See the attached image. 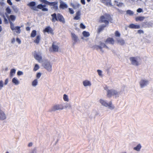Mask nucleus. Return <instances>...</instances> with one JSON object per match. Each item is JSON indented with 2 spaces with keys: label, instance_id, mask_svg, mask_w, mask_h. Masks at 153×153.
Returning <instances> with one entry per match:
<instances>
[{
  "label": "nucleus",
  "instance_id": "obj_8",
  "mask_svg": "<svg viewBox=\"0 0 153 153\" xmlns=\"http://www.w3.org/2000/svg\"><path fill=\"white\" fill-rule=\"evenodd\" d=\"M105 48L107 49H108V48L107 47L105 44L101 42L100 44V46L96 45L95 46V48L97 50H98L100 49L102 52H103L102 51V48Z\"/></svg>",
  "mask_w": 153,
  "mask_h": 153
},
{
  "label": "nucleus",
  "instance_id": "obj_32",
  "mask_svg": "<svg viewBox=\"0 0 153 153\" xmlns=\"http://www.w3.org/2000/svg\"><path fill=\"white\" fill-rule=\"evenodd\" d=\"M63 98L65 101L67 102L69 100L68 99V96L66 94H64V95Z\"/></svg>",
  "mask_w": 153,
  "mask_h": 153
},
{
  "label": "nucleus",
  "instance_id": "obj_58",
  "mask_svg": "<svg viewBox=\"0 0 153 153\" xmlns=\"http://www.w3.org/2000/svg\"><path fill=\"white\" fill-rule=\"evenodd\" d=\"M91 0H87V1L88 2H89Z\"/></svg>",
  "mask_w": 153,
  "mask_h": 153
},
{
  "label": "nucleus",
  "instance_id": "obj_29",
  "mask_svg": "<svg viewBox=\"0 0 153 153\" xmlns=\"http://www.w3.org/2000/svg\"><path fill=\"white\" fill-rule=\"evenodd\" d=\"M36 3L34 1H31L28 4V5L30 7H35L34 6L36 5Z\"/></svg>",
  "mask_w": 153,
  "mask_h": 153
},
{
  "label": "nucleus",
  "instance_id": "obj_28",
  "mask_svg": "<svg viewBox=\"0 0 153 153\" xmlns=\"http://www.w3.org/2000/svg\"><path fill=\"white\" fill-rule=\"evenodd\" d=\"M82 33L84 36L85 37H88L90 36L89 32L85 31H83Z\"/></svg>",
  "mask_w": 153,
  "mask_h": 153
},
{
  "label": "nucleus",
  "instance_id": "obj_34",
  "mask_svg": "<svg viewBox=\"0 0 153 153\" xmlns=\"http://www.w3.org/2000/svg\"><path fill=\"white\" fill-rule=\"evenodd\" d=\"M37 79H35L34 80L32 83V85L33 86H36L37 84Z\"/></svg>",
  "mask_w": 153,
  "mask_h": 153
},
{
  "label": "nucleus",
  "instance_id": "obj_51",
  "mask_svg": "<svg viewBox=\"0 0 153 153\" xmlns=\"http://www.w3.org/2000/svg\"><path fill=\"white\" fill-rule=\"evenodd\" d=\"M26 30L27 31H29L30 30V28L29 27H27L26 28Z\"/></svg>",
  "mask_w": 153,
  "mask_h": 153
},
{
  "label": "nucleus",
  "instance_id": "obj_13",
  "mask_svg": "<svg viewBox=\"0 0 153 153\" xmlns=\"http://www.w3.org/2000/svg\"><path fill=\"white\" fill-rule=\"evenodd\" d=\"M71 36L72 40L74 41V44H75L77 42L78 39L77 36L74 33H71Z\"/></svg>",
  "mask_w": 153,
  "mask_h": 153
},
{
  "label": "nucleus",
  "instance_id": "obj_40",
  "mask_svg": "<svg viewBox=\"0 0 153 153\" xmlns=\"http://www.w3.org/2000/svg\"><path fill=\"white\" fill-rule=\"evenodd\" d=\"M3 82L2 80L0 81V90H1L2 88L3 87Z\"/></svg>",
  "mask_w": 153,
  "mask_h": 153
},
{
  "label": "nucleus",
  "instance_id": "obj_2",
  "mask_svg": "<svg viewBox=\"0 0 153 153\" xmlns=\"http://www.w3.org/2000/svg\"><path fill=\"white\" fill-rule=\"evenodd\" d=\"M9 23L10 25V27L11 29L13 30H16V32L18 33H20L21 32L20 29V27L17 26L15 27L13 24L12 22V21H14L16 19V16L13 15H10L8 18Z\"/></svg>",
  "mask_w": 153,
  "mask_h": 153
},
{
  "label": "nucleus",
  "instance_id": "obj_50",
  "mask_svg": "<svg viewBox=\"0 0 153 153\" xmlns=\"http://www.w3.org/2000/svg\"><path fill=\"white\" fill-rule=\"evenodd\" d=\"M81 2L83 5H85V0H81Z\"/></svg>",
  "mask_w": 153,
  "mask_h": 153
},
{
  "label": "nucleus",
  "instance_id": "obj_4",
  "mask_svg": "<svg viewBox=\"0 0 153 153\" xmlns=\"http://www.w3.org/2000/svg\"><path fill=\"white\" fill-rule=\"evenodd\" d=\"M40 1L41 2L44 3L47 5L53 6L51 8V9H54L56 11L58 9L57 2H50L46 0H40Z\"/></svg>",
  "mask_w": 153,
  "mask_h": 153
},
{
  "label": "nucleus",
  "instance_id": "obj_30",
  "mask_svg": "<svg viewBox=\"0 0 153 153\" xmlns=\"http://www.w3.org/2000/svg\"><path fill=\"white\" fill-rule=\"evenodd\" d=\"M36 34V30H33L30 36L32 37H35Z\"/></svg>",
  "mask_w": 153,
  "mask_h": 153
},
{
  "label": "nucleus",
  "instance_id": "obj_31",
  "mask_svg": "<svg viewBox=\"0 0 153 153\" xmlns=\"http://www.w3.org/2000/svg\"><path fill=\"white\" fill-rule=\"evenodd\" d=\"M16 70L14 69H12L11 70L10 76L11 77H12L15 73Z\"/></svg>",
  "mask_w": 153,
  "mask_h": 153
},
{
  "label": "nucleus",
  "instance_id": "obj_33",
  "mask_svg": "<svg viewBox=\"0 0 153 153\" xmlns=\"http://www.w3.org/2000/svg\"><path fill=\"white\" fill-rule=\"evenodd\" d=\"M114 34L115 36L117 37H120V33L117 30H116L115 31Z\"/></svg>",
  "mask_w": 153,
  "mask_h": 153
},
{
  "label": "nucleus",
  "instance_id": "obj_9",
  "mask_svg": "<svg viewBox=\"0 0 153 153\" xmlns=\"http://www.w3.org/2000/svg\"><path fill=\"white\" fill-rule=\"evenodd\" d=\"M44 33L47 32L48 33H50L52 35L54 34V32L53 29L49 26L46 27L43 30Z\"/></svg>",
  "mask_w": 153,
  "mask_h": 153
},
{
  "label": "nucleus",
  "instance_id": "obj_1",
  "mask_svg": "<svg viewBox=\"0 0 153 153\" xmlns=\"http://www.w3.org/2000/svg\"><path fill=\"white\" fill-rule=\"evenodd\" d=\"M112 20L111 15L107 13H105L103 15L100 16L99 22L101 23H104L105 25H101L98 28L97 32L100 33L104 29V28L107 26L109 22Z\"/></svg>",
  "mask_w": 153,
  "mask_h": 153
},
{
  "label": "nucleus",
  "instance_id": "obj_19",
  "mask_svg": "<svg viewBox=\"0 0 153 153\" xmlns=\"http://www.w3.org/2000/svg\"><path fill=\"white\" fill-rule=\"evenodd\" d=\"M59 7L62 9H64L68 7L67 5L64 2H61L59 5Z\"/></svg>",
  "mask_w": 153,
  "mask_h": 153
},
{
  "label": "nucleus",
  "instance_id": "obj_35",
  "mask_svg": "<svg viewBox=\"0 0 153 153\" xmlns=\"http://www.w3.org/2000/svg\"><path fill=\"white\" fill-rule=\"evenodd\" d=\"M39 68V67L38 65L36 64L33 69V71H36Z\"/></svg>",
  "mask_w": 153,
  "mask_h": 153
},
{
  "label": "nucleus",
  "instance_id": "obj_6",
  "mask_svg": "<svg viewBox=\"0 0 153 153\" xmlns=\"http://www.w3.org/2000/svg\"><path fill=\"white\" fill-rule=\"evenodd\" d=\"M99 101L100 103L102 105L105 107H108L109 108L111 109H113L114 108V106L113 105H112V103L111 101H110L108 103H107L105 101L102 99H100Z\"/></svg>",
  "mask_w": 153,
  "mask_h": 153
},
{
  "label": "nucleus",
  "instance_id": "obj_25",
  "mask_svg": "<svg viewBox=\"0 0 153 153\" xmlns=\"http://www.w3.org/2000/svg\"><path fill=\"white\" fill-rule=\"evenodd\" d=\"M145 19V17L144 16H138L137 17L135 18V20L137 22L138 21H142Z\"/></svg>",
  "mask_w": 153,
  "mask_h": 153
},
{
  "label": "nucleus",
  "instance_id": "obj_24",
  "mask_svg": "<svg viewBox=\"0 0 153 153\" xmlns=\"http://www.w3.org/2000/svg\"><path fill=\"white\" fill-rule=\"evenodd\" d=\"M40 39V36L39 35H38L36 37V39L34 40V42L38 44L39 43Z\"/></svg>",
  "mask_w": 153,
  "mask_h": 153
},
{
  "label": "nucleus",
  "instance_id": "obj_39",
  "mask_svg": "<svg viewBox=\"0 0 153 153\" xmlns=\"http://www.w3.org/2000/svg\"><path fill=\"white\" fill-rule=\"evenodd\" d=\"M69 10V12L71 14H73L74 13V11L73 10V9H72L71 8H69L68 9Z\"/></svg>",
  "mask_w": 153,
  "mask_h": 153
},
{
  "label": "nucleus",
  "instance_id": "obj_45",
  "mask_svg": "<svg viewBox=\"0 0 153 153\" xmlns=\"http://www.w3.org/2000/svg\"><path fill=\"white\" fill-rule=\"evenodd\" d=\"M137 11L138 13H141L143 11V10L141 8H139L137 9Z\"/></svg>",
  "mask_w": 153,
  "mask_h": 153
},
{
  "label": "nucleus",
  "instance_id": "obj_48",
  "mask_svg": "<svg viewBox=\"0 0 153 153\" xmlns=\"http://www.w3.org/2000/svg\"><path fill=\"white\" fill-rule=\"evenodd\" d=\"M8 82V79H6L5 81L4 85H6L7 84Z\"/></svg>",
  "mask_w": 153,
  "mask_h": 153
},
{
  "label": "nucleus",
  "instance_id": "obj_56",
  "mask_svg": "<svg viewBox=\"0 0 153 153\" xmlns=\"http://www.w3.org/2000/svg\"><path fill=\"white\" fill-rule=\"evenodd\" d=\"M2 28L1 26H0V32L1 31Z\"/></svg>",
  "mask_w": 153,
  "mask_h": 153
},
{
  "label": "nucleus",
  "instance_id": "obj_23",
  "mask_svg": "<svg viewBox=\"0 0 153 153\" xmlns=\"http://www.w3.org/2000/svg\"><path fill=\"white\" fill-rule=\"evenodd\" d=\"M117 42L118 43L122 45H123L125 43V41L121 39H117Z\"/></svg>",
  "mask_w": 153,
  "mask_h": 153
},
{
  "label": "nucleus",
  "instance_id": "obj_5",
  "mask_svg": "<svg viewBox=\"0 0 153 153\" xmlns=\"http://www.w3.org/2000/svg\"><path fill=\"white\" fill-rule=\"evenodd\" d=\"M46 6V4H45L44 5L40 4L38 5L36 7H32L31 8L33 10L36 11H38V9H39L42 10L43 11H48V9L45 7Z\"/></svg>",
  "mask_w": 153,
  "mask_h": 153
},
{
  "label": "nucleus",
  "instance_id": "obj_38",
  "mask_svg": "<svg viewBox=\"0 0 153 153\" xmlns=\"http://www.w3.org/2000/svg\"><path fill=\"white\" fill-rule=\"evenodd\" d=\"M6 10L8 14H10L11 13V10L9 7H7L6 9Z\"/></svg>",
  "mask_w": 153,
  "mask_h": 153
},
{
  "label": "nucleus",
  "instance_id": "obj_27",
  "mask_svg": "<svg viewBox=\"0 0 153 153\" xmlns=\"http://www.w3.org/2000/svg\"><path fill=\"white\" fill-rule=\"evenodd\" d=\"M12 82L13 83H14L16 85H17L19 84V82L15 77L13 78L12 79Z\"/></svg>",
  "mask_w": 153,
  "mask_h": 153
},
{
  "label": "nucleus",
  "instance_id": "obj_57",
  "mask_svg": "<svg viewBox=\"0 0 153 153\" xmlns=\"http://www.w3.org/2000/svg\"><path fill=\"white\" fill-rule=\"evenodd\" d=\"M1 23H2L1 20V18H0V24H1Z\"/></svg>",
  "mask_w": 153,
  "mask_h": 153
},
{
  "label": "nucleus",
  "instance_id": "obj_49",
  "mask_svg": "<svg viewBox=\"0 0 153 153\" xmlns=\"http://www.w3.org/2000/svg\"><path fill=\"white\" fill-rule=\"evenodd\" d=\"M138 33H139L140 34L141 33H143V30H138Z\"/></svg>",
  "mask_w": 153,
  "mask_h": 153
},
{
  "label": "nucleus",
  "instance_id": "obj_37",
  "mask_svg": "<svg viewBox=\"0 0 153 153\" xmlns=\"http://www.w3.org/2000/svg\"><path fill=\"white\" fill-rule=\"evenodd\" d=\"M80 28L81 29H84L85 28V26L82 23H80Z\"/></svg>",
  "mask_w": 153,
  "mask_h": 153
},
{
  "label": "nucleus",
  "instance_id": "obj_17",
  "mask_svg": "<svg viewBox=\"0 0 153 153\" xmlns=\"http://www.w3.org/2000/svg\"><path fill=\"white\" fill-rule=\"evenodd\" d=\"M148 82L144 80H142L140 82V85L141 88H143L144 86L146 85L147 83Z\"/></svg>",
  "mask_w": 153,
  "mask_h": 153
},
{
  "label": "nucleus",
  "instance_id": "obj_43",
  "mask_svg": "<svg viewBox=\"0 0 153 153\" xmlns=\"http://www.w3.org/2000/svg\"><path fill=\"white\" fill-rule=\"evenodd\" d=\"M7 2L10 5H12L13 4L11 2V0H7Z\"/></svg>",
  "mask_w": 153,
  "mask_h": 153
},
{
  "label": "nucleus",
  "instance_id": "obj_7",
  "mask_svg": "<svg viewBox=\"0 0 153 153\" xmlns=\"http://www.w3.org/2000/svg\"><path fill=\"white\" fill-rule=\"evenodd\" d=\"M118 95V92L115 90L110 89L107 90V95L108 97H111L112 96Z\"/></svg>",
  "mask_w": 153,
  "mask_h": 153
},
{
  "label": "nucleus",
  "instance_id": "obj_42",
  "mask_svg": "<svg viewBox=\"0 0 153 153\" xmlns=\"http://www.w3.org/2000/svg\"><path fill=\"white\" fill-rule=\"evenodd\" d=\"M41 75V74L40 73H38L36 74V77L39 78L40 77Z\"/></svg>",
  "mask_w": 153,
  "mask_h": 153
},
{
  "label": "nucleus",
  "instance_id": "obj_44",
  "mask_svg": "<svg viewBox=\"0 0 153 153\" xmlns=\"http://www.w3.org/2000/svg\"><path fill=\"white\" fill-rule=\"evenodd\" d=\"M4 22H5V23L6 24L8 23V20L5 16H4Z\"/></svg>",
  "mask_w": 153,
  "mask_h": 153
},
{
  "label": "nucleus",
  "instance_id": "obj_55",
  "mask_svg": "<svg viewBox=\"0 0 153 153\" xmlns=\"http://www.w3.org/2000/svg\"><path fill=\"white\" fill-rule=\"evenodd\" d=\"M4 4V2H0V4H1V5H3Z\"/></svg>",
  "mask_w": 153,
  "mask_h": 153
},
{
  "label": "nucleus",
  "instance_id": "obj_54",
  "mask_svg": "<svg viewBox=\"0 0 153 153\" xmlns=\"http://www.w3.org/2000/svg\"><path fill=\"white\" fill-rule=\"evenodd\" d=\"M108 87L107 86H106V87L104 88L105 90H106L107 91V90H108Z\"/></svg>",
  "mask_w": 153,
  "mask_h": 153
},
{
  "label": "nucleus",
  "instance_id": "obj_20",
  "mask_svg": "<svg viewBox=\"0 0 153 153\" xmlns=\"http://www.w3.org/2000/svg\"><path fill=\"white\" fill-rule=\"evenodd\" d=\"M80 12L78 11L76 13V15L74 17V19L76 20H78L80 19Z\"/></svg>",
  "mask_w": 153,
  "mask_h": 153
},
{
  "label": "nucleus",
  "instance_id": "obj_16",
  "mask_svg": "<svg viewBox=\"0 0 153 153\" xmlns=\"http://www.w3.org/2000/svg\"><path fill=\"white\" fill-rule=\"evenodd\" d=\"M128 27L132 29H139L140 28L139 25H135L133 24L130 25L128 26Z\"/></svg>",
  "mask_w": 153,
  "mask_h": 153
},
{
  "label": "nucleus",
  "instance_id": "obj_22",
  "mask_svg": "<svg viewBox=\"0 0 153 153\" xmlns=\"http://www.w3.org/2000/svg\"><path fill=\"white\" fill-rule=\"evenodd\" d=\"M83 85L85 86H90L91 85V84L90 82L88 80H85L83 81Z\"/></svg>",
  "mask_w": 153,
  "mask_h": 153
},
{
  "label": "nucleus",
  "instance_id": "obj_36",
  "mask_svg": "<svg viewBox=\"0 0 153 153\" xmlns=\"http://www.w3.org/2000/svg\"><path fill=\"white\" fill-rule=\"evenodd\" d=\"M126 13L127 14L130 16L132 15L133 14V12L132 11L130 10H127L126 11Z\"/></svg>",
  "mask_w": 153,
  "mask_h": 153
},
{
  "label": "nucleus",
  "instance_id": "obj_47",
  "mask_svg": "<svg viewBox=\"0 0 153 153\" xmlns=\"http://www.w3.org/2000/svg\"><path fill=\"white\" fill-rule=\"evenodd\" d=\"M16 41L19 44H20L21 42V40L19 39V38H17L16 39Z\"/></svg>",
  "mask_w": 153,
  "mask_h": 153
},
{
  "label": "nucleus",
  "instance_id": "obj_15",
  "mask_svg": "<svg viewBox=\"0 0 153 153\" xmlns=\"http://www.w3.org/2000/svg\"><path fill=\"white\" fill-rule=\"evenodd\" d=\"M106 43H109L113 45L114 43V41L113 38L109 37L105 41Z\"/></svg>",
  "mask_w": 153,
  "mask_h": 153
},
{
  "label": "nucleus",
  "instance_id": "obj_10",
  "mask_svg": "<svg viewBox=\"0 0 153 153\" xmlns=\"http://www.w3.org/2000/svg\"><path fill=\"white\" fill-rule=\"evenodd\" d=\"M129 59L132 65L136 66H138L139 65V63L137 61V58L136 57H131Z\"/></svg>",
  "mask_w": 153,
  "mask_h": 153
},
{
  "label": "nucleus",
  "instance_id": "obj_14",
  "mask_svg": "<svg viewBox=\"0 0 153 153\" xmlns=\"http://www.w3.org/2000/svg\"><path fill=\"white\" fill-rule=\"evenodd\" d=\"M6 117L4 112L0 109V119L1 120H3L5 119Z\"/></svg>",
  "mask_w": 153,
  "mask_h": 153
},
{
  "label": "nucleus",
  "instance_id": "obj_59",
  "mask_svg": "<svg viewBox=\"0 0 153 153\" xmlns=\"http://www.w3.org/2000/svg\"><path fill=\"white\" fill-rule=\"evenodd\" d=\"M2 1H4V0H1Z\"/></svg>",
  "mask_w": 153,
  "mask_h": 153
},
{
  "label": "nucleus",
  "instance_id": "obj_12",
  "mask_svg": "<svg viewBox=\"0 0 153 153\" xmlns=\"http://www.w3.org/2000/svg\"><path fill=\"white\" fill-rule=\"evenodd\" d=\"M44 67L49 71H50L52 70V66L49 62H45Z\"/></svg>",
  "mask_w": 153,
  "mask_h": 153
},
{
  "label": "nucleus",
  "instance_id": "obj_3",
  "mask_svg": "<svg viewBox=\"0 0 153 153\" xmlns=\"http://www.w3.org/2000/svg\"><path fill=\"white\" fill-rule=\"evenodd\" d=\"M52 19L51 21L52 22H55L56 21H59L63 24L65 23V19L63 16L60 13H54L51 15Z\"/></svg>",
  "mask_w": 153,
  "mask_h": 153
},
{
  "label": "nucleus",
  "instance_id": "obj_11",
  "mask_svg": "<svg viewBox=\"0 0 153 153\" xmlns=\"http://www.w3.org/2000/svg\"><path fill=\"white\" fill-rule=\"evenodd\" d=\"M63 108L64 107L62 105H56L53 106L52 110V111H55L59 110H62Z\"/></svg>",
  "mask_w": 153,
  "mask_h": 153
},
{
  "label": "nucleus",
  "instance_id": "obj_41",
  "mask_svg": "<svg viewBox=\"0 0 153 153\" xmlns=\"http://www.w3.org/2000/svg\"><path fill=\"white\" fill-rule=\"evenodd\" d=\"M97 72H98V75L100 76H102V71L101 70H97Z\"/></svg>",
  "mask_w": 153,
  "mask_h": 153
},
{
  "label": "nucleus",
  "instance_id": "obj_21",
  "mask_svg": "<svg viewBox=\"0 0 153 153\" xmlns=\"http://www.w3.org/2000/svg\"><path fill=\"white\" fill-rule=\"evenodd\" d=\"M53 50L54 52H58L59 50V47L57 45H56L53 43L52 46Z\"/></svg>",
  "mask_w": 153,
  "mask_h": 153
},
{
  "label": "nucleus",
  "instance_id": "obj_18",
  "mask_svg": "<svg viewBox=\"0 0 153 153\" xmlns=\"http://www.w3.org/2000/svg\"><path fill=\"white\" fill-rule=\"evenodd\" d=\"M34 57L36 60L39 62L42 60L41 56L37 53H35L34 54Z\"/></svg>",
  "mask_w": 153,
  "mask_h": 153
},
{
  "label": "nucleus",
  "instance_id": "obj_26",
  "mask_svg": "<svg viewBox=\"0 0 153 153\" xmlns=\"http://www.w3.org/2000/svg\"><path fill=\"white\" fill-rule=\"evenodd\" d=\"M141 148V146L140 144H138L136 147L134 148V149L137 151H139L140 150Z\"/></svg>",
  "mask_w": 153,
  "mask_h": 153
},
{
  "label": "nucleus",
  "instance_id": "obj_52",
  "mask_svg": "<svg viewBox=\"0 0 153 153\" xmlns=\"http://www.w3.org/2000/svg\"><path fill=\"white\" fill-rule=\"evenodd\" d=\"M32 145H33V144L32 143H30L28 144V147L31 146H32Z\"/></svg>",
  "mask_w": 153,
  "mask_h": 153
},
{
  "label": "nucleus",
  "instance_id": "obj_61",
  "mask_svg": "<svg viewBox=\"0 0 153 153\" xmlns=\"http://www.w3.org/2000/svg\"><path fill=\"white\" fill-rule=\"evenodd\" d=\"M31 153H34V152H32Z\"/></svg>",
  "mask_w": 153,
  "mask_h": 153
},
{
  "label": "nucleus",
  "instance_id": "obj_46",
  "mask_svg": "<svg viewBox=\"0 0 153 153\" xmlns=\"http://www.w3.org/2000/svg\"><path fill=\"white\" fill-rule=\"evenodd\" d=\"M17 74L18 75H21L23 73L22 72L19 71L17 72Z\"/></svg>",
  "mask_w": 153,
  "mask_h": 153
},
{
  "label": "nucleus",
  "instance_id": "obj_53",
  "mask_svg": "<svg viewBox=\"0 0 153 153\" xmlns=\"http://www.w3.org/2000/svg\"><path fill=\"white\" fill-rule=\"evenodd\" d=\"M123 4L121 3H119V4H117V5L118 6H121Z\"/></svg>",
  "mask_w": 153,
  "mask_h": 153
},
{
  "label": "nucleus",
  "instance_id": "obj_60",
  "mask_svg": "<svg viewBox=\"0 0 153 153\" xmlns=\"http://www.w3.org/2000/svg\"><path fill=\"white\" fill-rule=\"evenodd\" d=\"M5 153H9L8 152H7Z\"/></svg>",
  "mask_w": 153,
  "mask_h": 153
}]
</instances>
